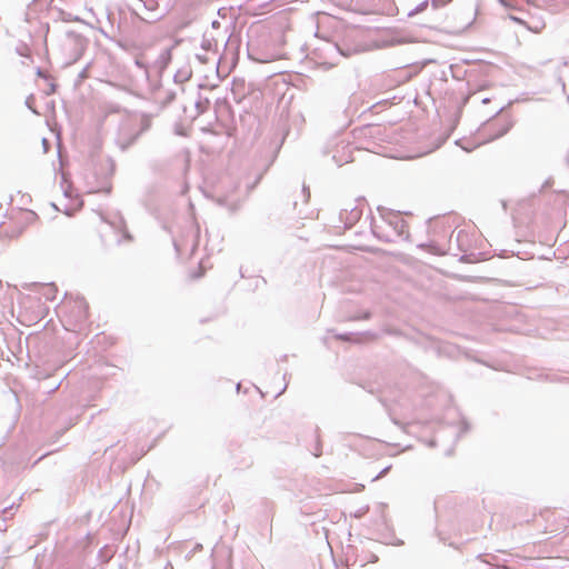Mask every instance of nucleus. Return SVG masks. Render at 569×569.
I'll return each mask as SVG.
<instances>
[{
  "instance_id": "nucleus-1",
  "label": "nucleus",
  "mask_w": 569,
  "mask_h": 569,
  "mask_svg": "<svg viewBox=\"0 0 569 569\" xmlns=\"http://www.w3.org/2000/svg\"><path fill=\"white\" fill-rule=\"evenodd\" d=\"M151 127V118L142 113H129L121 118L118 127L116 143L126 150Z\"/></svg>"
},
{
  "instance_id": "nucleus-2",
  "label": "nucleus",
  "mask_w": 569,
  "mask_h": 569,
  "mask_svg": "<svg viewBox=\"0 0 569 569\" xmlns=\"http://www.w3.org/2000/svg\"><path fill=\"white\" fill-rule=\"evenodd\" d=\"M237 190L238 186H233L230 192L226 194H217L213 199L219 206L226 207L230 211H234L240 206V199L236 196Z\"/></svg>"
},
{
  "instance_id": "nucleus-3",
  "label": "nucleus",
  "mask_w": 569,
  "mask_h": 569,
  "mask_svg": "<svg viewBox=\"0 0 569 569\" xmlns=\"http://www.w3.org/2000/svg\"><path fill=\"white\" fill-rule=\"evenodd\" d=\"M512 127L511 121H503L502 123L493 122L489 126V129L491 131V134L488 139L485 140V142H489L492 140H496L502 136H505Z\"/></svg>"
},
{
  "instance_id": "nucleus-4",
  "label": "nucleus",
  "mask_w": 569,
  "mask_h": 569,
  "mask_svg": "<svg viewBox=\"0 0 569 569\" xmlns=\"http://www.w3.org/2000/svg\"><path fill=\"white\" fill-rule=\"evenodd\" d=\"M73 309L74 310L72 312H74V318H76L77 322L81 323V322L87 320V318H88V305L84 301V299H78L74 302V308Z\"/></svg>"
},
{
  "instance_id": "nucleus-5",
  "label": "nucleus",
  "mask_w": 569,
  "mask_h": 569,
  "mask_svg": "<svg viewBox=\"0 0 569 569\" xmlns=\"http://www.w3.org/2000/svg\"><path fill=\"white\" fill-rule=\"evenodd\" d=\"M219 555H221L222 558L224 559V563L221 567H219L217 562H213L212 569H229V567H230L229 561H230V557H231L230 550H227L222 547H217L213 549L212 556L216 558Z\"/></svg>"
},
{
  "instance_id": "nucleus-6",
  "label": "nucleus",
  "mask_w": 569,
  "mask_h": 569,
  "mask_svg": "<svg viewBox=\"0 0 569 569\" xmlns=\"http://www.w3.org/2000/svg\"><path fill=\"white\" fill-rule=\"evenodd\" d=\"M407 224L405 222V220L402 218H397V229H395V231L399 234V236H402L407 232Z\"/></svg>"
},
{
  "instance_id": "nucleus-7",
  "label": "nucleus",
  "mask_w": 569,
  "mask_h": 569,
  "mask_svg": "<svg viewBox=\"0 0 569 569\" xmlns=\"http://www.w3.org/2000/svg\"><path fill=\"white\" fill-rule=\"evenodd\" d=\"M427 7H428V0H425L421 3H419L413 10H411L409 12V16L412 17L419 12H422L423 10L427 9Z\"/></svg>"
},
{
  "instance_id": "nucleus-8",
  "label": "nucleus",
  "mask_w": 569,
  "mask_h": 569,
  "mask_svg": "<svg viewBox=\"0 0 569 569\" xmlns=\"http://www.w3.org/2000/svg\"><path fill=\"white\" fill-rule=\"evenodd\" d=\"M46 291L43 292V295L48 298V299H53V292H54V287L53 286H47L46 288Z\"/></svg>"
},
{
  "instance_id": "nucleus-9",
  "label": "nucleus",
  "mask_w": 569,
  "mask_h": 569,
  "mask_svg": "<svg viewBox=\"0 0 569 569\" xmlns=\"http://www.w3.org/2000/svg\"><path fill=\"white\" fill-rule=\"evenodd\" d=\"M360 216H361V211H360V210H358L357 208H352V209L350 210V219H351L352 221L358 220V219L360 218Z\"/></svg>"
},
{
  "instance_id": "nucleus-10",
  "label": "nucleus",
  "mask_w": 569,
  "mask_h": 569,
  "mask_svg": "<svg viewBox=\"0 0 569 569\" xmlns=\"http://www.w3.org/2000/svg\"><path fill=\"white\" fill-rule=\"evenodd\" d=\"M196 58L201 62V63H207L210 58L208 56V52L206 51L204 53H197L196 54Z\"/></svg>"
},
{
  "instance_id": "nucleus-11",
  "label": "nucleus",
  "mask_w": 569,
  "mask_h": 569,
  "mask_svg": "<svg viewBox=\"0 0 569 569\" xmlns=\"http://www.w3.org/2000/svg\"><path fill=\"white\" fill-rule=\"evenodd\" d=\"M397 218H400V217L390 213L388 219H386L388 221V223L393 227V229H397Z\"/></svg>"
},
{
  "instance_id": "nucleus-12",
  "label": "nucleus",
  "mask_w": 569,
  "mask_h": 569,
  "mask_svg": "<svg viewBox=\"0 0 569 569\" xmlns=\"http://www.w3.org/2000/svg\"><path fill=\"white\" fill-rule=\"evenodd\" d=\"M369 510L368 507H361L355 512L356 518H361L367 511Z\"/></svg>"
},
{
  "instance_id": "nucleus-13",
  "label": "nucleus",
  "mask_w": 569,
  "mask_h": 569,
  "mask_svg": "<svg viewBox=\"0 0 569 569\" xmlns=\"http://www.w3.org/2000/svg\"><path fill=\"white\" fill-rule=\"evenodd\" d=\"M154 6H156L154 0H146V1H144V7H146L148 10H154Z\"/></svg>"
},
{
  "instance_id": "nucleus-14",
  "label": "nucleus",
  "mask_w": 569,
  "mask_h": 569,
  "mask_svg": "<svg viewBox=\"0 0 569 569\" xmlns=\"http://www.w3.org/2000/svg\"><path fill=\"white\" fill-rule=\"evenodd\" d=\"M202 49L204 51H207V52L211 50V42H210V40H203L202 41Z\"/></svg>"
},
{
  "instance_id": "nucleus-15",
  "label": "nucleus",
  "mask_w": 569,
  "mask_h": 569,
  "mask_svg": "<svg viewBox=\"0 0 569 569\" xmlns=\"http://www.w3.org/2000/svg\"><path fill=\"white\" fill-rule=\"evenodd\" d=\"M350 337H351V335H348V333L337 336L338 339H341V340H345V341L351 340Z\"/></svg>"
},
{
  "instance_id": "nucleus-16",
  "label": "nucleus",
  "mask_w": 569,
  "mask_h": 569,
  "mask_svg": "<svg viewBox=\"0 0 569 569\" xmlns=\"http://www.w3.org/2000/svg\"><path fill=\"white\" fill-rule=\"evenodd\" d=\"M13 509V505L10 506L9 508H4L2 510V515H3V519H7V515L9 513V511H11Z\"/></svg>"
},
{
  "instance_id": "nucleus-17",
  "label": "nucleus",
  "mask_w": 569,
  "mask_h": 569,
  "mask_svg": "<svg viewBox=\"0 0 569 569\" xmlns=\"http://www.w3.org/2000/svg\"><path fill=\"white\" fill-rule=\"evenodd\" d=\"M370 318V312H365L363 316L361 317V319H369ZM356 319H360V317H357Z\"/></svg>"
},
{
  "instance_id": "nucleus-18",
  "label": "nucleus",
  "mask_w": 569,
  "mask_h": 569,
  "mask_svg": "<svg viewBox=\"0 0 569 569\" xmlns=\"http://www.w3.org/2000/svg\"><path fill=\"white\" fill-rule=\"evenodd\" d=\"M136 64L140 68H144V64L140 60H136Z\"/></svg>"
},
{
  "instance_id": "nucleus-19",
  "label": "nucleus",
  "mask_w": 569,
  "mask_h": 569,
  "mask_svg": "<svg viewBox=\"0 0 569 569\" xmlns=\"http://www.w3.org/2000/svg\"><path fill=\"white\" fill-rule=\"evenodd\" d=\"M438 1H439V0H432L433 6H435L436 8L439 6V4H438Z\"/></svg>"
},
{
  "instance_id": "nucleus-20",
  "label": "nucleus",
  "mask_w": 569,
  "mask_h": 569,
  "mask_svg": "<svg viewBox=\"0 0 569 569\" xmlns=\"http://www.w3.org/2000/svg\"><path fill=\"white\" fill-rule=\"evenodd\" d=\"M102 33L104 34V37L109 38V34L107 32H104L103 30H102Z\"/></svg>"
},
{
  "instance_id": "nucleus-21",
  "label": "nucleus",
  "mask_w": 569,
  "mask_h": 569,
  "mask_svg": "<svg viewBox=\"0 0 569 569\" xmlns=\"http://www.w3.org/2000/svg\"><path fill=\"white\" fill-rule=\"evenodd\" d=\"M26 103L31 109L29 100H26Z\"/></svg>"
},
{
  "instance_id": "nucleus-22",
  "label": "nucleus",
  "mask_w": 569,
  "mask_h": 569,
  "mask_svg": "<svg viewBox=\"0 0 569 569\" xmlns=\"http://www.w3.org/2000/svg\"><path fill=\"white\" fill-rule=\"evenodd\" d=\"M26 103L31 109L29 100H26Z\"/></svg>"
},
{
  "instance_id": "nucleus-23",
  "label": "nucleus",
  "mask_w": 569,
  "mask_h": 569,
  "mask_svg": "<svg viewBox=\"0 0 569 569\" xmlns=\"http://www.w3.org/2000/svg\"><path fill=\"white\" fill-rule=\"evenodd\" d=\"M124 237H126L127 239H130V234H128L127 232L124 233Z\"/></svg>"
}]
</instances>
